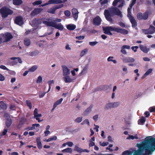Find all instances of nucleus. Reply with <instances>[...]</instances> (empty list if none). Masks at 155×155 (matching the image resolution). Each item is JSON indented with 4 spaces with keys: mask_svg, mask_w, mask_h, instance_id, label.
Segmentation results:
<instances>
[{
    "mask_svg": "<svg viewBox=\"0 0 155 155\" xmlns=\"http://www.w3.org/2000/svg\"><path fill=\"white\" fill-rule=\"evenodd\" d=\"M32 24L34 26H38L40 23V20L36 18H34L32 21Z\"/></svg>",
    "mask_w": 155,
    "mask_h": 155,
    "instance_id": "23",
    "label": "nucleus"
},
{
    "mask_svg": "<svg viewBox=\"0 0 155 155\" xmlns=\"http://www.w3.org/2000/svg\"><path fill=\"white\" fill-rule=\"evenodd\" d=\"M62 68L64 76H68L70 74V70L68 69L66 66H62Z\"/></svg>",
    "mask_w": 155,
    "mask_h": 155,
    "instance_id": "12",
    "label": "nucleus"
},
{
    "mask_svg": "<svg viewBox=\"0 0 155 155\" xmlns=\"http://www.w3.org/2000/svg\"><path fill=\"white\" fill-rule=\"evenodd\" d=\"M57 136H54L52 137H50L48 139L46 140V141L47 142H49L52 140H57Z\"/></svg>",
    "mask_w": 155,
    "mask_h": 155,
    "instance_id": "35",
    "label": "nucleus"
},
{
    "mask_svg": "<svg viewBox=\"0 0 155 155\" xmlns=\"http://www.w3.org/2000/svg\"><path fill=\"white\" fill-rule=\"evenodd\" d=\"M10 59L13 61L11 62V64L14 65L16 64L18 62H19V57H12L10 58Z\"/></svg>",
    "mask_w": 155,
    "mask_h": 155,
    "instance_id": "16",
    "label": "nucleus"
},
{
    "mask_svg": "<svg viewBox=\"0 0 155 155\" xmlns=\"http://www.w3.org/2000/svg\"><path fill=\"white\" fill-rule=\"evenodd\" d=\"M150 32H153V33L155 32V27L152 25H150L149 28Z\"/></svg>",
    "mask_w": 155,
    "mask_h": 155,
    "instance_id": "41",
    "label": "nucleus"
},
{
    "mask_svg": "<svg viewBox=\"0 0 155 155\" xmlns=\"http://www.w3.org/2000/svg\"><path fill=\"white\" fill-rule=\"evenodd\" d=\"M42 78L41 76H39L38 78V79L37 80V83H40L42 82Z\"/></svg>",
    "mask_w": 155,
    "mask_h": 155,
    "instance_id": "52",
    "label": "nucleus"
},
{
    "mask_svg": "<svg viewBox=\"0 0 155 155\" xmlns=\"http://www.w3.org/2000/svg\"><path fill=\"white\" fill-rule=\"evenodd\" d=\"M12 123V120L10 118H8L6 121L5 124L6 127L9 128Z\"/></svg>",
    "mask_w": 155,
    "mask_h": 155,
    "instance_id": "28",
    "label": "nucleus"
},
{
    "mask_svg": "<svg viewBox=\"0 0 155 155\" xmlns=\"http://www.w3.org/2000/svg\"><path fill=\"white\" fill-rule=\"evenodd\" d=\"M15 22L16 24L19 25V16H18L16 18Z\"/></svg>",
    "mask_w": 155,
    "mask_h": 155,
    "instance_id": "48",
    "label": "nucleus"
},
{
    "mask_svg": "<svg viewBox=\"0 0 155 155\" xmlns=\"http://www.w3.org/2000/svg\"><path fill=\"white\" fill-rule=\"evenodd\" d=\"M143 31L145 34H153V32H150V30H149V28L147 29H144Z\"/></svg>",
    "mask_w": 155,
    "mask_h": 155,
    "instance_id": "45",
    "label": "nucleus"
},
{
    "mask_svg": "<svg viewBox=\"0 0 155 155\" xmlns=\"http://www.w3.org/2000/svg\"><path fill=\"white\" fill-rule=\"evenodd\" d=\"M42 3V1L41 0H39L35 1L32 3L33 5L35 6L36 5H39L41 4Z\"/></svg>",
    "mask_w": 155,
    "mask_h": 155,
    "instance_id": "38",
    "label": "nucleus"
},
{
    "mask_svg": "<svg viewBox=\"0 0 155 155\" xmlns=\"http://www.w3.org/2000/svg\"><path fill=\"white\" fill-rule=\"evenodd\" d=\"M138 48V47L137 46H133L131 47L132 49V50L134 51V52H136L137 51V49Z\"/></svg>",
    "mask_w": 155,
    "mask_h": 155,
    "instance_id": "57",
    "label": "nucleus"
},
{
    "mask_svg": "<svg viewBox=\"0 0 155 155\" xmlns=\"http://www.w3.org/2000/svg\"><path fill=\"white\" fill-rule=\"evenodd\" d=\"M82 117H78L76 118V119L75 120V122H77L78 123H79L82 121Z\"/></svg>",
    "mask_w": 155,
    "mask_h": 155,
    "instance_id": "46",
    "label": "nucleus"
},
{
    "mask_svg": "<svg viewBox=\"0 0 155 155\" xmlns=\"http://www.w3.org/2000/svg\"><path fill=\"white\" fill-rule=\"evenodd\" d=\"M34 118L38 121V122L41 121L42 120H40L39 117H41V114L38 113V110L37 108L35 109L34 112Z\"/></svg>",
    "mask_w": 155,
    "mask_h": 155,
    "instance_id": "9",
    "label": "nucleus"
},
{
    "mask_svg": "<svg viewBox=\"0 0 155 155\" xmlns=\"http://www.w3.org/2000/svg\"><path fill=\"white\" fill-rule=\"evenodd\" d=\"M0 68L3 69L4 70H8V69L6 67L3 65H0Z\"/></svg>",
    "mask_w": 155,
    "mask_h": 155,
    "instance_id": "64",
    "label": "nucleus"
},
{
    "mask_svg": "<svg viewBox=\"0 0 155 155\" xmlns=\"http://www.w3.org/2000/svg\"><path fill=\"white\" fill-rule=\"evenodd\" d=\"M108 0H103L101 1V0H100L99 1V2L102 6L104 5H105L104 6H106L105 7V8L107 7V5H108Z\"/></svg>",
    "mask_w": 155,
    "mask_h": 155,
    "instance_id": "29",
    "label": "nucleus"
},
{
    "mask_svg": "<svg viewBox=\"0 0 155 155\" xmlns=\"http://www.w3.org/2000/svg\"><path fill=\"white\" fill-rule=\"evenodd\" d=\"M104 32L107 34L110 31H113L123 35H126L128 33V31L124 29L121 28L119 27L115 28L111 26H108L103 28Z\"/></svg>",
    "mask_w": 155,
    "mask_h": 155,
    "instance_id": "4",
    "label": "nucleus"
},
{
    "mask_svg": "<svg viewBox=\"0 0 155 155\" xmlns=\"http://www.w3.org/2000/svg\"><path fill=\"white\" fill-rule=\"evenodd\" d=\"M88 52V49L87 48H85L83 50L81 51L80 54V56L81 57H82L85 54H86V53Z\"/></svg>",
    "mask_w": 155,
    "mask_h": 155,
    "instance_id": "32",
    "label": "nucleus"
},
{
    "mask_svg": "<svg viewBox=\"0 0 155 155\" xmlns=\"http://www.w3.org/2000/svg\"><path fill=\"white\" fill-rule=\"evenodd\" d=\"M64 14L67 17H69L71 14L70 11L68 10H66L64 11Z\"/></svg>",
    "mask_w": 155,
    "mask_h": 155,
    "instance_id": "53",
    "label": "nucleus"
},
{
    "mask_svg": "<svg viewBox=\"0 0 155 155\" xmlns=\"http://www.w3.org/2000/svg\"><path fill=\"white\" fill-rule=\"evenodd\" d=\"M37 68L36 66L34 65L29 69L28 71H29L33 72L37 69Z\"/></svg>",
    "mask_w": 155,
    "mask_h": 155,
    "instance_id": "43",
    "label": "nucleus"
},
{
    "mask_svg": "<svg viewBox=\"0 0 155 155\" xmlns=\"http://www.w3.org/2000/svg\"><path fill=\"white\" fill-rule=\"evenodd\" d=\"M139 47L141 50L143 52L147 53L149 50V49L147 48L146 47H144L142 45H140Z\"/></svg>",
    "mask_w": 155,
    "mask_h": 155,
    "instance_id": "25",
    "label": "nucleus"
},
{
    "mask_svg": "<svg viewBox=\"0 0 155 155\" xmlns=\"http://www.w3.org/2000/svg\"><path fill=\"white\" fill-rule=\"evenodd\" d=\"M111 104L113 108L117 107H118L119 105V102L111 103Z\"/></svg>",
    "mask_w": 155,
    "mask_h": 155,
    "instance_id": "47",
    "label": "nucleus"
},
{
    "mask_svg": "<svg viewBox=\"0 0 155 155\" xmlns=\"http://www.w3.org/2000/svg\"><path fill=\"white\" fill-rule=\"evenodd\" d=\"M48 83L49 85V88L48 91L47 92H48L50 90L51 88V84H54V82L53 80H51L48 81Z\"/></svg>",
    "mask_w": 155,
    "mask_h": 155,
    "instance_id": "40",
    "label": "nucleus"
},
{
    "mask_svg": "<svg viewBox=\"0 0 155 155\" xmlns=\"http://www.w3.org/2000/svg\"><path fill=\"white\" fill-rule=\"evenodd\" d=\"M104 14L106 19L109 22L112 23L113 19L112 17L115 15L122 17L121 12L117 7H111L108 8V9H105L104 11Z\"/></svg>",
    "mask_w": 155,
    "mask_h": 155,
    "instance_id": "1",
    "label": "nucleus"
},
{
    "mask_svg": "<svg viewBox=\"0 0 155 155\" xmlns=\"http://www.w3.org/2000/svg\"><path fill=\"white\" fill-rule=\"evenodd\" d=\"M13 4L15 5H19V0H13Z\"/></svg>",
    "mask_w": 155,
    "mask_h": 155,
    "instance_id": "54",
    "label": "nucleus"
},
{
    "mask_svg": "<svg viewBox=\"0 0 155 155\" xmlns=\"http://www.w3.org/2000/svg\"><path fill=\"white\" fill-rule=\"evenodd\" d=\"M152 69L151 68L149 69L147 72L145 73V76H147L150 73L152 72Z\"/></svg>",
    "mask_w": 155,
    "mask_h": 155,
    "instance_id": "50",
    "label": "nucleus"
},
{
    "mask_svg": "<svg viewBox=\"0 0 155 155\" xmlns=\"http://www.w3.org/2000/svg\"><path fill=\"white\" fill-rule=\"evenodd\" d=\"M5 79L4 77L1 74H0V81H4Z\"/></svg>",
    "mask_w": 155,
    "mask_h": 155,
    "instance_id": "61",
    "label": "nucleus"
},
{
    "mask_svg": "<svg viewBox=\"0 0 155 155\" xmlns=\"http://www.w3.org/2000/svg\"><path fill=\"white\" fill-rule=\"evenodd\" d=\"M84 38L85 36H77L76 38L79 40H81L83 39Z\"/></svg>",
    "mask_w": 155,
    "mask_h": 155,
    "instance_id": "58",
    "label": "nucleus"
},
{
    "mask_svg": "<svg viewBox=\"0 0 155 155\" xmlns=\"http://www.w3.org/2000/svg\"><path fill=\"white\" fill-rule=\"evenodd\" d=\"M118 2H120V4L118 5V7L120 8L122 7L124 3V0H114L113 2L112 5L113 6H116Z\"/></svg>",
    "mask_w": 155,
    "mask_h": 155,
    "instance_id": "8",
    "label": "nucleus"
},
{
    "mask_svg": "<svg viewBox=\"0 0 155 155\" xmlns=\"http://www.w3.org/2000/svg\"><path fill=\"white\" fill-rule=\"evenodd\" d=\"M24 24L22 17L20 15V26H21Z\"/></svg>",
    "mask_w": 155,
    "mask_h": 155,
    "instance_id": "60",
    "label": "nucleus"
},
{
    "mask_svg": "<svg viewBox=\"0 0 155 155\" xmlns=\"http://www.w3.org/2000/svg\"><path fill=\"white\" fill-rule=\"evenodd\" d=\"M120 52L123 54H127V52L125 49L121 47V50L120 51Z\"/></svg>",
    "mask_w": 155,
    "mask_h": 155,
    "instance_id": "56",
    "label": "nucleus"
},
{
    "mask_svg": "<svg viewBox=\"0 0 155 155\" xmlns=\"http://www.w3.org/2000/svg\"><path fill=\"white\" fill-rule=\"evenodd\" d=\"M39 53V52L38 51L36 50L31 52V56L36 55Z\"/></svg>",
    "mask_w": 155,
    "mask_h": 155,
    "instance_id": "49",
    "label": "nucleus"
},
{
    "mask_svg": "<svg viewBox=\"0 0 155 155\" xmlns=\"http://www.w3.org/2000/svg\"><path fill=\"white\" fill-rule=\"evenodd\" d=\"M42 10V9L40 8H35L31 12V15L32 16H35L40 13Z\"/></svg>",
    "mask_w": 155,
    "mask_h": 155,
    "instance_id": "18",
    "label": "nucleus"
},
{
    "mask_svg": "<svg viewBox=\"0 0 155 155\" xmlns=\"http://www.w3.org/2000/svg\"><path fill=\"white\" fill-rule=\"evenodd\" d=\"M30 41L29 39H26L24 40V44L26 46H29L30 44Z\"/></svg>",
    "mask_w": 155,
    "mask_h": 155,
    "instance_id": "37",
    "label": "nucleus"
},
{
    "mask_svg": "<svg viewBox=\"0 0 155 155\" xmlns=\"http://www.w3.org/2000/svg\"><path fill=\"white\" fill-rule=\"evenodd\" d=\"M26 104L29 107V109H31L32 107V105L30 101L28 100H26Z\"/></svg>",
    "mask_w": 155,
    "mask_h": 155,
    "instance_id": "36",
    "label": "nucleus"
},
{
    "mask_svg": "<svg viewBox=\"0 0 155 155\" xmlns=\"http://www.w3.org/2000/svg\"><path fill=\"white\" fill-rule=\"evenodd\" d=\"M149 111L150 112H155V106L151 107L149 108Z\"/></svg>",
    "mask_w": 155,
    "mask_h": 155,
    "instance_id": "55",
    "label": "nucleus"
},
{
    "mask_svg": "<svg viewBox=\"0 0 155 155\" xmlns=\"http://www.w3.org/2000/svg\"><path fill=\"white\" fill-rule=\"evenodd\" d=\"M137 0H132L131 3L130 4V7H132V6L135 4L136 3Z\"/></svg>",
    "mask_w": 155,
    "mask_h": 155,
    "instance_id": "62",
    "label": "nucleus"
},
{
    "mask_svg": "<svg viewBox=\"0 0 155 155\" xmlns=\"http://www.w3.org/2000/svg\"><path fill=\"white\" fill-rule=\"evenodd\" d=\"M54 27L60 31H62L64 28L63 25L61 23L57 24L55 23Z\"/></svg>",
    "mask_w": 155,
    "mask_h": 155,
    "instance_id": "20",
    "label": "nucleus"
},
{
    "mask_svg": "<svg viewBox=\"0 0 155 155\" xmlns=\"http://www.w3.org/2000/svg\"><path fill=\"white\" fill-rule=\"evenodd\" d=\"M150 11L149 10H147L143 14V19L144 20H147L148 18V15L150 14Z\"/></svg>",
    "mask_w": 155,
    "mask_h": 155,
    "instance_id": "24",
    "label": "nucleus"
},
{
    "mask_svg": "<svg viewBox=\"0 0 155 155\" xmlns=\"http://www.w3.org/2000/svg\"><path fill=\"white\" fill-rule=\"evenodd\" d=\"M122 60L123 62L125 63H132L135 61V59L134 58L130 57H125L123 58Z\"/></svg>",
    "mask_w": 155,
    "mask_h": 155,
    "instance_id": "14",
    "label": "nucleus"
},
{
    "mask_svg": "<svg viewBox=\"0 0 155 155\" xmlns=\"http://www.w3.org/2000/svg\"><path fill=\"white\" fill-rule=\"evenodd\" d=\"M37 145L38 148L41 149L42 147V146L41 141V139L40 137H38L36 138Z\"/></svg>",
    "mask_w": 155,
    "mask_h": 155,
    "instance_id": "21",
    "label": "nucleus"
},
{
    "mask_svg": "<svg viewBox=\"0 0 155 155\" xmlns=\"http://www.w3.org/2000/svg\"><path fill=\"white\" fill-rule=\"evenodd\" d=\"M111 108H113L111 103L107 104L105 107V109L107 110Z\"/></svg>",
    "mask_w": 155,
    "mask_h": 155,
    "instance_id": "39",
    "label": "nucleus"
},
{
    "mask_svg": "<svg viewBox=\"0 0 155 155\" xmlns=\"http://www.w3.org/2000/svg\"><path fill=\"white\" fill-rule=\"evenodd\" d=\"M98 42L97 41L90 42H89V44L91 46H94L96 45L98 43Z\"/></svg>",
    "mask_w": 155,
    "mask_h": 155,
    "instance_id": "51",
    "label": "nucleus"
},
{
    "mask_svg": "<svg viewBox=\"0 0 155 155\" xmlns=\"http://www.w3.org/2000/svg\"><path fill=\"white\" fill-rule=\"evenodd\" d=\"M137 146L138 148V150L134 151L133 155H147L143 142L141 143H137ZM133 153V152L132 151L127 150L123 152L122 154V155H132Z\"/></svg>",
    "mask_w": 155,
    "mask_h": 155,
    "instance_id": "3",
    "label": "nucleus"
},
{
    "mask_svg": "<svg viewBox=\"0 0 155 155\" xmlns=\"http://www.w3.org/2000/svg\"><path fill=\"white\" fill-rule=\"evenodd\" d=\"M137 18L139 20L143 19V15L142 13L141 12L138 13L137 14Z\"/></svg>",
    "mask_w": 155,
    "mask_h": 155,
    "instance_id": "33",
    "label": "nucleus"
},
{
    "mask_svg": "<svg viewBox=\"0 0 155 155\" xmlns=\"http://www.w3.org/2000/svg\"><path fill=\"white\" fill-rule=\"evenodd\" d=\"M79 145H76L74 147V150L79 153H81L82 152L88 153L89 150L87 149H83L79 147Z\"/></svg>",
    "mask_w": 155,
    "mask_h": 155,
    "instance_id": "11",
    "label": "nucleus"
},
{
    "mask_svg": "<svg viewBox=\"0 0 155 155\" xmlns=\"http://www.w3.org/2000/svg\"><path fill=\"white\" fill-rule=\"evenodd\" d=\"M139 120L141 124H143L146 121V118L142 116L140 119L139 121Z\"/></svg>",
    "mask_w": 155,
    "mask_h": 155,
    "instance_id": "44",
    "label": "nucleus"
},
{
    "mask_svg": "<svg viewBox=\"0 0 155 155\" xmlns=\"http://www.w3.org/2000/svg\"><path fill=\"white\" fill-rule=\"evenodd\" d=\"M123 48L126 49H129L130 48V47L129 45H124L122 47Z\"/></svg>",
    "mask_w": 155,
    "mask_h": 155,
    "instance_id": "63",
    "label": "nucleus"
},
{
    "mask_svg": "<svg viewBox=\"0 0 155 155\" xmlns=\"http://www.w3.org/2000/svg\"><path fill=\"white\" fill-rule=\"evenodd\" d=\"M13 13V11L7 8L6 6L3 7L0 9V13L3 18H5L9 15H11Z\"/></svg>",
    "mask_w": 155,
    "mask_h": 155,
    "instance_id": "5",
    "label": "nucleus"
},
{
    "mask_svg": "<svg viewBox=\"0 0 155 155\" xmlns=\"http://www.w3.org/2000/svg\"><path fill=\"white\" fill-rule=\"evenodd\" d=\"M63 100V99L62 98H60V99L57 100V101L55 102L54 104L53 105L55 107H56L58 105L61 104Z\"/></svg>",
    "mask_w": 155,
    "mask_h": 155,
    "instance_id": "31",
    "label": "nucleus"
},
{
    "mask_svg": "<svg viewBox=\"0 0 155 155\" xmlns=\"http://www.w3.org/2000/svg\"><path fill=\"white\" fill-rule=\"evenodd\" d=\"M0 108L3 110H5L7 109V107L5 103L2 101H0Z\"/></svg>",
    "mask_w": 155,
    "mask_h": 155,
    "instance_id": "27",
    "label": "nucleus"
},
{
    "mask_svg": "<svg viewBox=\"0 0 155 155\" xmlns=\"http://www.w3.org/2000/svg\"><path fill=\"white\" fill-rule=\"evenodd\" d=\"M150 137H147L143 141L147 155L152 153L155 150V138H150Z\"/></svg>",
    "mask_w": 155,
    "mask_h": 155,
    "instance_id": "2",
    "label": "nucleus"
},
{
    "mask_svg": "<svg viewBox=\"0 0 155 155\" xmlns=\"http://www.w3.org/2000/svg\"><path fill=\"white\" fill-rule=\"evenodd\" d=\"M62 152L71 153L72 150L71 148H68L62 150Z\"/></svg>",
    "mask_w": 155,
    "mask_h": 155,
    "instance_id": "34",
    "label": "nucleus"
},
{
    "mask_svg": "<svg viewBox=\"0 0 155 155\" xmlns=\"http://www.w3.org/2000/svg\"><path fill=\"white\" fill-rule=\"evenodd\" d=\"M93 107V105L92 104L90 106L84 111L83 112V114L85 115L88 114L91 111Z\"/></svg>",
    "mask_w": 155,
    "mask_h": 155,
    "instance_id": "22",
    "label": "nucleus"
},
{
    "mask_svg": "<svg viewBox=\"0 0 155 155\" xmlns=\"http://www.w3.org/2000/svg\"><path fill=\"white\" fill-rule=\"evenodd\" d=\"M66 27L69 30H73L76 28V26L74 24H70L68 25Z\"/></svg>",
    "mask_w": 155,
    "mask_h": 155,
    "instance_id": "26",
    "label": "nucleus"
},
{
    "mask_svg": "<svg viewBox=\"0 0 155 155\" xmlns=\"http://www.w3.org/2000/svg\"><path fill=\"white\" fill-rule=\"evenodd\" d=\"M8 131V129H4L2 133V135H1V136H4L6 135Z\"/></svg>",
    "mask_w": 155,
    "mask_h": 155,
    "instance_id": "59",
    "label": "nucleus"
},
{
    "mask_svg": "<svg viewBox=\"0 0 155 155\" xmlns=\"http://www.w3.org/2000/svg\"><path fill=\"white\" fill-rule=\"evenodd\" d=\"M63 6V4H61L56 6H54L53 8H51L48 9L47 12L49 13L54 14L55 13V12L57 9L61 8Z\"/></svg>",
    "mask_w": 155,
    "mask_h": 155,
    "instance_id": "6",
    "label": "nucleus"
},
{
    "mask_svg": "<svg viewBox=\"0 0 155 155\" xmlns=\"http://www.w3.org/2000/svg\"><path fill=\"white\" fill-rule=\"evenodd\" d=\"M63 1L61 0H49L48 2L44 4V5L45 6L49 4H57L63 3Z\"/></svg>",
    "mask_w": 155,
    "mask_h": 155,
    "instance_id": "10",
    "label": "nucleus"
},
{
    "mask_svg": "<svg viewBox=\"0 0 155 155\" xmlns=\"http://www.w3.org/2000/svg\"><path fill=\"white\" fill-rule=\"evenodd\" d=\"M3 36L6 42L9 41L13 37L12 34L8 32H7L5 33V34L3 35Z\"/></svg>",
    "mask_w": 155,
    "mask_h": 155,
    "instance_id": "13",
    "label": "nucleus"
},
{
    "mask_svg": "<svg viewBox=\"0 0 155 155\" xmlns=\"http://www.w3.org/2000/svg\"><path fill=\"white\" fill-rule=\"evenodd\" d=\"M47 21H43L44 24H45L47 26H51L54 27L55 22L52 21H48L50 20L49 19H47Z\"/></svg>",
    "mask_w": 155,
    "mask_h": 155,
    "instance_id": "15",
    "label": "nucleus"
},
{
    "mask_svg": "<svg viewBox=\"0 0 155 155\" xmlns=\"http://www.w3.org/2000/svg\"><path fill=\"white\" fill-rule=\"evenodd\" d=\"M114 59V57L113 56H109L107 59V61H112L114 64H116L117 63L116 61L115 60H110V59Z\"/></svg>",
    "mask_w": 155,
    "mask_h": 155,
    "instance_id": "42",
    "label": "nucleus"
},
{
    "mask_svg": "<svg viewBox=\"0 0 155 155\" xmlns=\"http://www.w3.org/2000/svg\"><path fill=\"white\" fill-rule=\"evenodd\" d=\"M132 24V26L133 28H136L137 26V23L133 17L129 18Z\"/></svg>",
    "mask_w": 155,
    "mask_h": 155,
    "instance_id": "17",
    "label": "nucleus"
},
{
    "mask_svg": "<svg viewBox=\"0 0 155 155\" xmlns=\"http://www.w3.org/2000/svg\"><path fill=\"white\" fill-rule=\"evenodd\" d=\"M63 79L66 83H70L73 81V79L71 78L68 75L64 76L63 78Z\"/></svg>",
    "mask_w": 155,
    "mask_h": 155,
    "instance_id": "19",
    "label": "nucleus"
},
{
    "mask_svg": "<svg viewBox=\"0 0 155 155\" xmlns=\"http://www.w3.org/2000/svg\"><path fill=\"white\" fill-rule=\"evenodd\" d=\"M101 19L99 16H97L93 20V23L94 25L99 26L101 24Z\"/></svg>",
    "mask_w": 155,
    "mask_h": 155,
    "instance_id": "7",
    "label": "nucleus"
},
{
    "mask_svg": "<svg viewBox=\"0 0 155 155\" xmlns=\"http://www.w3.org/2000/svg\"><path fill=\"white\" fill-rule=\"evenodd\" d=\"M132 7H130L127 8V17L128 18L133 17L131 15V10Z\"/></svg>",
    "mask_w": 155,
    "mask_h": 155,
    "instance_id": "30",
    "label": "nucleus"
}]
</instances>
